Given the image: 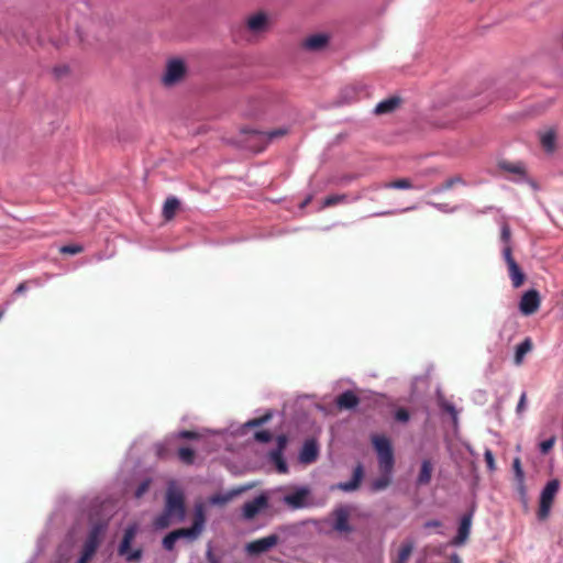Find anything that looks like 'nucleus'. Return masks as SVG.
I'll return each instance as SVG.
<instances>
[{"label":"nucleus","mask_w":563,"mask_h":563,"mask_svg":"<svg viewBox=\"0 0 563 563\" xmlns=\"http://www.w3.org/2000/svg\"><path fill=\"white\" fill-rule=\"evenodd\" d=\"M92 528L98 529V528H102V527L100 525H95Z\"/></svg>","instance_id":"nucleus-52"},{"label":"nucleus","mask_w":563,"mask_h":563,"mask_svg":"<svg viewBox=\"0 0 563 563\" xmlns=\"http://www.w3.org/2000/svg\"><path fill=\"white\" fill-rule=\"evenodd\" d=\"M271 460L276 464L278 472H287L286 462L283 460L282 453L279 451L271 452Z\"/></svg>","instance_id":"nucleus-30"},{"label":"nucleus","mask_w":563,"mask_h":563,"mask_svg":"<svg viewBox=\"0 0 563 563\" xmlns=\"http://www.w3.org/2000/svg\"><path fill=\"white\" fill-rule=\"evenodd\" d=\"M277 442H278V450L277 451H279L282 453V451L286 446L287 438L285 435H279L277 438Z\"/></svg>","instance_id":"nucleus-45"},{"label":"nucleus","mask_w":563,"mask_h":563,"mask_svg":"<svg viewBox=\"0 0 563 563\" xmlns=\"http://www.w3.org/2000/svg\"><path fill=\"white\" fill-rule=\"evenodd\" d=\"M26 290V285L24 283L20 284L16 289H15V292L16 294H22Z\"/></svg>","instance_id":"nucleus-47"},{"label":"nucleus","mask_w":563,"mask_h":563,"mask_svg":"<svg viewBox=\"0 0 563 563\" xmlns=\"http://www.w3.org/2000/svg\"><path fill=\"white\" fill-rule=\"evenodd\" d=\"M433 466L430 460H423L417 477L418 485H428L432 477Z\"/></svg>","instance_id":"nucleus-20"},{"label":"nucleus","mask_w":563,"mask_h":563,"mask_svg":"<svg viewBox=\"0 0 563 563\" xmlns=\"http://www.w3.org/2000/svg\"><path fill=\"white\" fill-rule=\"evenodd\" d=\"M372 443L377 454L379 471L393 472L395 465L394 450L386 435H373Z\"/></svg>","instance_id":"nucleus-4"},{"label":"nucleus","mask_w":563,"mask_h":563,"mask_svg":"<svg viewBox=\"0 0 563 563\" xmlns=\"http://www.w3.org/2000/svg\"><path fill=\"white\" fill-rule=\"evenodd\" d=\"M402 103V99L398 96L388 97L382 101H379L375 109L374 113L377 115H384L395 112Z\"/></svg>","instance_id":"nucleus-15"},{"label":"nucleus","mask_w":563,"mask_h":563,"mask_svg":"<svg viewBox=\"0 0 563 563\" xmlns=\"http://www.w3.org/2000/svg\"><path fill=\"white\" fill-rule=\"evenodd\" d=\"M472 525V515L467 514L461 518L459 528H470Z\"/></svg>","instance_id":"nucleus-43"},{"label":"nucleus","mask_w":563,"mask_h":563,"mask_svg":"<svg viewBox=\"0 0 563 563\" xmlns=\"http://www.w3.org/2000/svg\"><path fill=\"white\" fill-rule=\"evenodd\" d=\"M179 437L183 439H195V438H197V434L191 431H183L179 433Z\"/></svg>","instance_id":"nucleus-46"},{"label":"nucleus","mask_w":563,"mask_h":563,"mask_svg":"<svg viewBox=\"0 0 563 563\" xmlns=\"http://www.w3.org/2000/svg\"><path fill=\"white\" fill-rule=\"evenodd\" d=\"M439 523L437 521H429L426 523L424 528H438Z\"/></svg>","instance_id":"nucleus-49"},{"label":"nucleus","mask_w":563,"mask_h":563,"mask_svg":"<svg viewBox=\"0 0 563 563\" xmlns=\"http://www.w3.org/2000/svg\"><path fill=\"white\" fill-rule=\"evenodd\" d=\"M383 187L388 189H411L413 188V185L411 180L408 178H399L393 181L385 183Z\"/></svg>","instance_id":"nucleus-26"},{"label":"nucleus","mask_w":563,"mask_h":563,"mask_svg":"<svg viewBox=\"0 0 563 563\" xmlns=\"http://www.w3.org/2000/svg\"><path fill=\"white\" fill-rule=\"evenodd\" d=\"M331 45V34L328 32H313L305 35L299 42V49L309 55H321L328 52Z\"/></svg>","instance_id":"nucleus-3"},{"label":"nucleus","mask_w":563,"mask_h":563,"mask_svg":"<svg viewBox=\"0 0 563 563\" xmlns=\"http://www.w3.org/2000/svg\"><path fill=\"white\" fill-rule=\"evenodd\" d=\"M206 504L205 503H198L195 506V515H194V522L190 528H202L206 523Z\"/></svg>","instance_id":"nucleus-25"},{"label":"nucleus","mask_w":563,"mask_h":563,"mask_svg":"<svg viewBox=\"0 0 563 563\" xmlns=\"http://www.w3.org/2000/svg\"><path fill=\"white\" fill-rule=\"evenodd\" d=\"M242 133L251 134V136L257 137L258 140L274 141L276 139H282L285 135H287L289 133V128L280 126V128L267 131V132L243 129Z\"/></svg>","instance_id":"nucleus-14"},{"label":"nucleus","mask_w":563,"mask_h":563,"mask_svg":"<svg viewBox=\"0 0 563 563\" xmlns=\"http://www.w3.org/2000/svg\"><path fill=\"white\" fill-rule=\"evenodd\" d=\"M254 438H255L258 442H264V443H265V442L271 441V439H272V433H271V432H268V431L263 430V431H258V432H256V433H255V435H254Z\"/></svg>","instance_id":"nucleus-41"},{"label":"nucleus","mask_w":563,"mask_h":563,"mask_svg":"<svg viewBox=\"0 0 563 563\" xmlns=\"http://www.w3.org/2000/svg\"><path fill=\"white\" fill-rule=\"evenodd\" d=\"M558 490L559 481L552 479L548 482V484L545 485L541 493L540 511L542 515H545L549 511Z\"/></svg>","instance_id":"nucleus-13"},{"label":"nucleus","mask_w":563,"mask_h":563,"mask_svg":"<svg viewBox=\"0 0 563 563\" xmlns=\"http://www.w3.org/2000/svg\"><path fill=\"white\" fill-rule=\"evenodd\" d=\"M187 74V66L181 58H170L166 63L162 82L165 87H173L183 81Z\"/></svg>","instance_id":"nucleus-5"},{"label":"nucleus","mask_w":563,"mask_h":563,"mask_svg":"<svg viewBox=\"0 0 563 563\" xmlns=\"http://www.w3.org/2000/svg\"><path fill=\"white\" fill-rule=\"evenodd\" d=\"M526 401H527V394L522 393L520 396V399L518 401L517 408H516V411L518 415H521L525 411Z\"/></svg>","instance_id":"nucleus-42"},{"label":"nucleus","mask_w":563,"mask_h":563,"mask_svg":"<svg viewBox=\"0 0 563 563\" xmlns=\"http://www.w3.org/2000/svg\"><path fill=\"white\" fill-rule=\"evenodd\" d=\"M185 517V498L183 492L170 485L166 493L165 511L157 520V528L181 522Z\"/></svg>","instance_id":"nucleus-1"},{"label":"nucleus","mask_w":563,"mask_h":563,"mask_svg":"<svg viewBox=\"0 0 563 563\" xmlns=\"http://www.w3.org/2000/svg\"><path fill=\"white\" fill-rule=\"evenodd\" d=\"M410 418L409 411L405 408H399L395 412V419L399 422L406 423Z\"/></svg>","instance_id":"nucleus-35"},{"label":"nucleus","mask_w":563,"mask_h":563,"mask_svg":"<svg viewBox=\"0 0 563 563\" xmlns=\"http://www.w3.org/2000/svg\"><path fill=\"white\" fill-rule=\"evenodd\" d=\"M555 444V437H551L550 439L542 441L540 443V451L542 454L549 453V451L554 446Z\"/></svg>","instance_id":"nucleus-34"},{"label":"nucleus","mask_w":563,"mask_h":563,"mask_svg":"<svg viewBox=\"0 0 563 563\" xmlns=\"http://www.w3.org/2000/svg\"><path fill=\"white\" fill-rule=\"evenodd\" d=\"M271 413H267L261 418H255L246 422L247 427H258L271 419Z\"/></svg>","instance_id":"nucleus-38"},{"label":"nucleus","mask_w":563,"mask_h":563,"mask_svg":"<svg viewBox=\"0 0 563 563\" xmlns=\"http://www.w3.org/2000/svg\"><path fill=\"white\" fill-rule=\"evenodd\" d=\"M278 537L276 534H269L267 537L254 540L252 542H249L245 545V551L249 555H260L262 553L267 552L269 549H272L274 545L277 544Z\"/></svg>","instance_id":"nucleus-9"},{"label":"nucleus","mask_w":563,"mask_h":563,"mask_svg":"<svg viewBox=\"0 0 563 563\" xmlns=\"http://www.w3.org/2000/svg\"><path fill=\"white\" fill-rule=\"evenodd\" d=\"M150 485H151V481L150 479H146L144 482H142L137 489L135 490V497L136 498H141L150 488Z\"/></svg>","instance_id":"nucleus-39"},{"label":"nucleus","mask_w":563,"mask_h":563,"mask_svg":"<svg viewBox=\"0 0 563 563\" xmlns=\"http://www.w3.org/2000/svg\"><path fill=\"white\" fill-rule=\"evenodd\" d=\"M463 183V179L460 177V176H454V177H451L449 178L448 180H445L439 191L441 190H449L451 189L453 186H455L456 184H462Z\"/></svg>","instance_id":"nucleus-33"},{"label":"nucleus","mask_w":563,"mask_h":563,"mask_svg":"<svg viewBox=\"0 0 563 563\" xmlns=\"http://www.w3.org/2000/svg\"><path fill=\"white\" fill-rule=\"evenodd\" d=\"M345 196H330L324 200V206H332L341 201L342 199H345Z\"/></svg>","instance_id":"nucleus-44"},{"label":"nucleus","mask_w":563,"mask_h":563,"mask_svg":"<svg viewBox=\"0 0 563 563\" xmlns=\"http://www.w3.org/2000/svg\"><path fill=\"white\" fill-rule=\"evenodd\" d=\"M484 459H485L488 470L495 471L496 470L495 459H494V454L490 450L485 451Z\"/></svg>","instance_id":"nucleus-36"},{"label":"nucleus","mask_w":563,"mask_h":563,"mask_svg":"<svg viewBox=\"0 0 563 563\" xmlns=\"http://www.w3.org/2000/svg\"><path fill=\"white\" fill-rule=\"evenodd\" d=\"M272 15L265 11H255L244 19V32L249 41L262 40L272 29Z\"/></svg>","instance_id":"nucleus-2"},{"label":"nucleus","mask_w":563,"mask_h":563,"mask_svg":"<svg viewBox=\"0 0 563 563\" xmlns=\"http://www.w3.org/2000/svg\"><path fill=\"white\" fill-rule=\"evenodd\" d=\"M498 167L506 173H510L515 176L514 179H525L527 176L525 165L522 163H511L508 161H500Z\"/></svg>","instance_id":"nucleus-18"},{"label":"nucleus","mask_w":563,"mask_h":563,"mask_svg":"<svg viewBox=\"0 0 563 563\" xmlns=\"http://www.w3.org/2000/svg\"><path fill=\"white\" fill-rule=\"evenodd\" d=\"M268 507L267 497L265 495H260L251 501H247L243 506V516L246 519H253L263 510Z\"/></svg>","instance_id":"nucleus-12"},{"label":"nucleus","mask_w":563,"mask_h":563,"mask_svg":"<svg viewBox=\"0 0 563 563\" xmlns=\"http://www.w3.org/2000/svg\"><path fill=\"white\" fill-rule=\"evenodd\" d=\"M2 316H3V311H0V319L2 318Z\"/></svg>","instance_id":"nucleus-53"},{"label":"nucleus","mask_w":563,"mask_h":563,"mask_svg":"<svg viewBox=\"0 0 563 563\" xmlns=\"http://www.w3.org/2000/svg\"><path fill=\"white\" fill-rule=\"evenodd\" d=\"M503 256L507 264L512 286L515 288H519L520 286L523 285L526 276L512 256V247H507L506 250H503Z\"/></svg>","instance_id":"nucleus-7"},{"label":"nucleus","mask_w":563,"mask_h":563,"mask_svg":"<svg viewBox=\"0 0 563 563\" xmlns=\"http://www.w3.org/2000/svg\"><path fill=\"white\" fill-rule=\"evenodd\" d=\"M363 478V468L361 465L354 467V490L358 488Z\"/></svg>","instance_id":"nucleus-37"},{"label":"nucleus","mask_w":563,"mask_h":563,"mask_svg":"<svg viewBox=\"0 0 563 563\" xmlns=\"http://www.w3.org/2000/svg\"><path fill=\"white\" fill-rule=\"evenodd\" d=\"M446 409H448L450 412H454V408H453L452 406H449Z\"/></svg>","instance_id":"nucleus-51"},{"label":"nucleus","mask_w":563,"mask_h":563,"mask_svg":"<svg viewBox=\"0 0 563 563\" xmlns=\"http://www.w3.org/2000/svg\"><path fill=\"white\" fill-rule=\"evenodd\" d=\"M334 516H335V519H334L333 528H338V529L347 528L349 517H350L349 507H340V508L335 509Z\"/></svg>","instance_id":"nucleus-22"},{"label":"nucleus","mask_w":563,"mask_h":563,"mask_svg":"<svg viewBox=\"0 0 563 563\" xmlns=\"http://www.w3.org/2000/svg\"><path fill=\"white\" fill-rule=\"evenodd\" d=\"M344 490H352V481H349L341 485Z\"/></svg>","instance_id":"nucleus-48"},{"label":"nucleus","mask_w":563,"mask_h":563,"mask_svg":"<svg viewBox=\"0 0 563 563\" xmlns=\"http://www.w3.org/2000/svg\"><path fill=\"white\" fill-rule=\"evenodd\" d=\"M211 563H216V562H211Z\"/></svg>","instance_id":"nucleus-54"},{"label":"nucleus","mask_w":563,"mask_h":563,"mask_svg":"<svg viewBox=\"0 0 563 563\" xmlns=\"http://www.w3.org/2000/svg\"><path fill=\"white\" fill-rule=\"evenodd\" d=\"M336 405L340 409L352 408V390H346L336 400Z\"/></svg>","instance_id":"nucleus-29"},{"label":"nucleus","mask_w":563,"mask_h":563,"mask_svg":"<svg viewBox=\"0 0 563 563\" xmlns=\"http://www.w3.org/2000/svg\"><path fill=\"white\" fill-rule=\"evenodd\" d=\"M310 495L308 487H296L284 495L283 501L292 509L302 508L307 505V499Z\"/></svg>","instance_id":"nucleus-8"},{"label":"nucleus","mask_w":563,"mask_h":563,"mask_svg":"<svg viewBox=\"0 0 563 563\" xmlns=\"http://www.w3.org/2000/svg\"><path fill=\"white\" fill-rule=\"evenodd\" d=\"M318 455V448L314 441H306L300 452V461L303 463H311Z\"/></svg>","instance_id":"nucleus-19"},{"label":"nucleus","mask_w":563,"mask_h":563,"mask_svg":"<svg viewBox=\"0 0 563 563\" xmlns=\"http://www.w3.org/2000/svg\"><path fill=\"white\" fill-rule=\"evenodd\" d=\"M200 532L201 530H172V532L163 539V547L166 550L172 551L178 539L183 537L196 538Z\"/></svg>","instance_id":"nucleus-16"},{"label":"nucleus","mask_w":563,"mask_h":563,"mask_svg":"<svg viewBox=\"0 0 563 563\" xmlns=\"http://www.w3.org/2000/svg\"><path fill=\"white\" fill-rule=\"evenodd\" d=\"M393 472L380 471V475L368 482V490L371 493H377L386 489L391 483Z\"/></svg>","instance_id":"nucleus-17"},{"label":"nucleus","mask_w":563,"mask_h":563,"mask_svg":"<svg viewBox=\"0 0 563 563\" xmlns=\"http://www.w3.org/2000/svg\"><path fill=\"white\" fill-rule=\"evenodd\" d=\"M100 531L101 530H91L82 545L81 554L77 563H90L99 547Z\"/></svg>","instance_id":"nucleus-11"},{"label":"nucleus","mask_w":563,"mask_h":563,"mask_svg":"<svg viewBox=\"0 0 563 563\" xmlns=\"http://www.w3.org/2000/svg\"><path fill=\"white\" fill-rule=\"evenodd\" d=\"M541 144L547 151H553L555 146V133L547 131L541 135Z\"/></svg>","instance_id":"nucleus-27"},{"label":"nucleus","mask_w":563,"mask_h":563,"mask_svg":"<svg viewBox=\"0 0 563 563\" xmlns=\"http://www.w3.org/2000/svg\"><path fill=\"white\" fill-rule=\"evenodd\" d=\"M532 349V342L529 338L525 339L519 345L516 347L515 353V363L516 365H520L523 361L525 355L530 352Z\"/></svg>","instance_id":"nucleus-23"},{"label":"nucleus","mask_w":563,"mask_h":563,"mask_svg":"<svg viewBox=\"0 0 563 563\" xmlns=\"http://www.w3.org/2000/svg\"><path fill=\"white\" fill-rule=\"evenodd\" d=\"M541 303L539 291L530 289L526 291L519 302V309L522 314L531 316L539 310Z\"/></svg>","instance_id":"nucleus-10"},{"label":"nucleus","mask_w":563,"mask_h":563,"mask_svg":"<svg viewBox=\"0 0 563 563\" xmlns=\"http://www.w3.org/2000/svg\"><path fill=\"white\" fill-rule=\"evenodd\" d=\"M82 251V247L80 245H65L60 247V252L64 254H78Z\"/></svg>","instance_id":"nucleus-40"},{"label":"nucleus","mask_w":563,"mask_h":563,"mask_svg":"<svg viewBox=\"0 0 563 563\" xmlns=\"http://www.w3.org/2000/svg\"><path fill=\"white\" fill-rule=\"evenodd\" d=\"M136 530H125L123 539L118 548V554L126 562L140 561L143 554L141 547L132 548Z\"/></svg>","instance_id":"nucleus-6"},{"label":"nucleus","mask_w":563,"mask_h":563,"mask_svg":"<svg viewBox=\"0 0 563 563\" xmlns=\"http://www.w3.org/2000/svg\"><path fill=\"white\" fill-rule=\"evenodd\" d=\"M179 206H180V202L177 198H175V197L168 198L165 201L164 207H163V214H164L165 219L170 220L175 216L177 210L179 209Z\"/></svg>","instance_id":"nucleus-24"},{"label":"nucleus","mask_w":563,"mask_h":563,"mask_svg":"<svg viewBox=\"0 0 563 563\" xmlns=\"http://www.w3.org/2000/svg\"><path fill=\"white\" fill-rule=\"evenodd\" d=\"M353 404H354V409H355L356 406L358 405V399H357V397L355 395H354Z\"/></svg>","instance_id":"nucleus-50"},{"label":"nucleus","mask_w":563,"mask_h":563,"mask_svg":"<svg viewBox=\"0 0 563 563\" xmlns=\"http://www.w3.org/2000/svg\"><path fill=\"white\" fill-rule=\"evenodd\" d=\"M512 468H514V472H515V476H516V479L519 482V483H522L523 479H525V473H523V470L521 467V460L520 457H516L512 462Z\"/></svg>","instance_id":"nucleus-32"},{"label":"nucleus","mask_w":563,"mask_h":563,"mask_svg":"<svg viewBox=\"0 0 563 563\" xmlns=\"http://www.w3.org/2000/svg\"><path fill=\"white\" fill-rule=\"evenodd\" d=\"M244 490V488L241 489H234L225 494H217L209 498L208 503L210 505H217V506H223L231 501L235 496L241 494Z\"/></svg>","instance_id":"nucleus-21"},{"label":"nucleus","mask_w":563,"mask_h":563,"mask_svg":"<svg viewBox=\"0 0 563 563\" xmlns=\"http://www.w3.org/2000/svg\"><path fill=\"white\" fill-rule=\"evenodd\" d=\"M178 455L184 463L191 464L194 462L195 452L189 448H181L178 451Z\"/></svg>","instance_id":"nucleus-31"},{"label":"nucleus","mask_w":563,"mask_h":563,"mask_svg":"<svg viewBox=\"0 0 563 563\" xmlns=\"http://www.w3.org/2000/svg\"><path fill=\"white\" fill-rule=\"evenodd\" d=\"M500 240L504 243V249L503 250H506L507 247H511V244H510L511 230H510L509 224L506 223V222L501 224Z\"/></svg>","instance_id":"nucleus-28"}]
</instances>
